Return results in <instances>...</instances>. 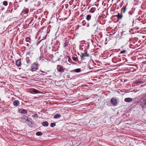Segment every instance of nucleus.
Listing matches in <instances>:
<instances>
[{
	"mask_svg": "<svg viewBox=\"0 0 146 146\" xmlns=\"http://www.w3.org/2000/svg\"><path fill=\"white\" fill-rule=\"evenodd\" d=\"M25 123L30 127L33 126L34 124V121L29 117H28V120L26 121Z\"/></svg>",
	"mask_w": 146,
	"mask_h": 146,
	"instance_id": "f257e3e1",
	"label": "nucleus"
},
{
	"mask_svg": "<svg viewBox=\"0 0 146 146\" xmlns=\"http://www.w3.org/2000/svg\"><path fill=\"white\" fill-rule=\"evenodd\" d=\"M92 22L91 24L93 27L95 26L98 23V20L97 19V17H92Z\"/></svg>",
	"mask_w": 146,
	"mask_h": 146,
	"instance_id": "f03ea898",
	"label": "nucleus"
},
{
	"mask_svg": "<svg viewBox=\"0 0 146 146\" xmlns=\"http://www.w3.org/2000/svg\"><path fill=\"white\" fill-rule=\"evenodd\" d=\"M38 65L36 63H34L32 64L31 68L33 71H36L38 69Z\"/></svg>",
	"mask_w": 146,
	"mask_h": 146,
	"instance_id": "7ed1b4c3",
	"label": "nucleus"
},
{
	"mask_svg": "<svg viewBox=\"0 0 146 146\" xmlns=\"http://www.w3.org/2000/svg\"><path fill=\"white\" fill-rule=\"evenodd\" d=\"M140 105L142 108H146V101L142 98L141 100Z\"/></svg>",
	"mask_w": 146,
	"mask_h": 146,
	"instance_id": "20e7f679",
	"label": "nucleus"
},
{
	"mask_svg": "<svg viewBox=\"0 0 146 146\" xmlns=\"http://www.w3.org/2000/svg\"><path fill=\"white\" fill-rule=\"evenodd\" d=\"M89 56V54L87 53H81L80 57L81 58V60H82L84 59V58L85 57H88Z\"/></svg>",
	"mask_w": 146,
	"mask_h": 146,
	"instance_id": "39448f33",
	"label": "nucleus"
},
{
	"mask_svg": "<svg viewBox=\"0 0 146 146\" xmlns=\"http://www.w3.org/2000/svg\"><path fill=\"white\" fill-rule=\"evenodd\" d=\"M110 102L114 106H116L117 103V100L114 98H112L110 100Z\"/></svg>",
	"mask_w": 146,
	"mask_h": 146,
	"instance_id": "423d86ee",
	"label": "nucleus"
},
{
	"mask_svg": "<svg viewBox=\"0 0 146 146\" xmlns=\"http://www.w3.org/2000/svg\"><path fill=\"white\" fill-rule=\"evenodd\" d=\"M28 117H27V116H22L20 118V119H21L22 120H20L19 119V120L20 121H22L23 122H26V121L28 120Z\"/></svg>",
	"mask_w": 146,
	"mask_h": 146,
	"instance_id": "0eeeda50",
	"label": "nucleus"
},
{
	"mask_svg": "<svg viewBox=\"0 0 146 146\" xmlns=\"http://www.w3.org/2000/svg\"><path fill=\"white\" fill-rule=\"evenodd\" d=\"M115 17L117 18L118 20H121L123 16L121 13H118L117 15H115Z\"/></svg>",
	"mask_w": 146,
	"mask_h": 146,
	"instance_id": "6e6552de",
	"label": "nucleus"
},
{
	"mask_svg": "<svg viewBox=\"0 0 146 146\" xmlns=\"http://www.w3.org/2000/svg\"><path fill=\"white\" fill-rule=\"evenodd\" d=\"M19 113L26 114L27 113V111L25 109H20L19 110Z\"/></svg>",
	"mask_w": 146,
	"mask_h": 146,
	"instance_id": "1a4fd4ad",
	"label": "nucleus"
},
{
	"mask_svg": "<svg viewBox=\"0 0 146 146\" xmlns=\"http://www.w3.org/2000/svg\"><path fill=\"white\" fill-rule=\"evenodd\" d=\"M13 104L16 107L18 106L19 105V102L18 100H15L13 102Z\"/></svg>",
	"mask_w": 146,
	"mask_h": 146,
	"instance_id": "9d476101",
	"label": "nucleus"
},
{
	"mask_svg": "<svg viewBox=\"0 0 146 146\" xmlns=\"http://www.w3.org/2000/svg\"><path fill=\"white\" fill-rule=\"evenodd\" d=\"M133 101V99L131 98H127L125 99V101L127 102H131Z\"/></svg>",
	"mask_w": 146,
	"mask_h": 146,
	"instance_id": "9b49d317",
	"label": "nucleus"
},
{
	"mask_svg": "<svg viewBox=\"0 0 146 146\" xmlns=\"http://www.w3.org/2000/svg\"><path fill=\"white\" fill-rule=\"evenodd\" d=\"M81 70L80 68H77L73 70H70V71L71 72H75L76 73H79L80 72Z\"/></svg>",
	"mask_w": 146,
	"mask_h": 146,
	"instance_id": "f8f14e48",
	"label": "nucleus"
},
{
	"mask_svg": "<svg viewBox=\"0 0 146 146\" xmlns=\"http://www.w3.org/2000/svg\"><path fill=\"white\" fill-rule=\"evenodd\" d=\"M32 92L34 93V94H37V93H40L41 92L38 91L36 89H33L32 90Z\"/></svg>",
	"mask_w": 146,
	"mask_h": 146,
	"instance_id": "ddd939ff",
	"label": "nucleus"
},
{
	"mask_svg": "<svg viewBox=\"0 0 146 146\" xmlns=\"http://www.w3.org/2000/svg\"><path fill=\"white\" fill-rule=\"evenodd\" d=\"M16 64L18 66H21V61L19 60H17L16 62Z\"/></svg>",
	"mask_w": 146,
	"mask_h": 146,
	"instance_id": "4468645a",
	"label": "nucleus"
},
{
	"mask_svg": "<svg viewBox=\"0 0 146 146\" xmlns=\"http://www.w3.org/2000/svg\"><path fill=\"white\" fill-rule=\"evenodd\" d=\"M134 84H136L137 85H139L142 83V81L141 80H137L134 82Z\"/></svg>",
	"mask_w": 146,
	"mask_h": 146,
	"instance_id": "2eb2a0df",
	"label": "nucleus"
},
{
	"mask_svg": "<svg viewBox=\"0 0 146 146\" xmlns=\"http://www.w3.org/2000/svg\"><path fill=\"white\" fill-rule=\"evenodd\" d=\"M42 126H45V127H47L48 126V122L46 121H45L44 122H43L42 123Z\"/></svg>",
	"mask_w": 146,
	"mask_h": 146,
	"instance_id": "dca6fc26",
	"label": "nucleus"
},
{
	"mask_svg": "<svg viewBox=\"0 0 146 146\" xmlns=\"http://www.w3.org/2000/svg\"><path fill=\"white\" fill-rule=\"evenodd\" d=\"M61 116L60 114H56L54 116L53 118L55 119H57L60 117Z\"/></svg>",
	"mask_w": 146,
	"mask_h": 146,
	"instance_id": "f3484780",
	"label": "nucleus"
},
{
	"mask_svg": "<svg viewBox=\"0 0 146 146\" xmlns=\"http://www.w3.org/2000/svg\"><path fill=\"white\" fill-rule=\"evenodd\" d=\"M58 70L61 73H62L64 72V69L62 67H60L58 69Z\"/></svg>",
	"mask_w": 146,
	"mask_h": 146,
	"instance_id": "a211bd4d",
	"label": "nucleus"
},
{
	"mask_svg": "<svg viewBox=\"0 0 146 146\" xmlns=\"http://www.w3.org/2000/svg\"><path fill=\"white\" fill-rule=\"evenodd\" d=\"M96 10V8L95 7H92L90 10V12L93 13L94 12V11Z\"/></svg>",
	"mask_w": 146,
	"mask_h": 146,
	"instance_id": "6ab92c4d",
	"label": "nucleus"
},
{
	"mask_svg": "<svg viewBox=\"0 0 146 146\" xmlns=\"http://www.w3.org/2000/svg\"><path fill=\"white\" fill-rule=\"evenodd\" d=\"M42 133L40 131H38L36 133V135L37 136H40L42 135Z\"/></svg>",
	"mask_w": 146,
	"mask_h": 146,
	"instance_id": "aec40b11",
	"label": "nucleus"
},
{
	"mask_svg": "<svg viewBox=\"0 0 146 146\" xmlns=\"http://www.w3.org/2000/svg\"><path fill=\"white\" fill-rule=\"evenodd\" d=\"M68 58V61L69 63H71L72 62V60L70 58L69 56H68L66 57V59Z\"/></svg>",
	"mask_w": 146,
	"mask_h": 146,
	"instance_id": "412c9836",
	"label": "nucleus"
},
{
	"mask_svg": "<svg viewBox=\"0 0 146 146\" xmlns=\"http://www.w3.org/2000/svg\"><path fill=\"white\" fill-rule=\"evenodd\" d=\"M32 117L33 118H37L38 117V115L36 113H35L34 115H32Z\"/></svg>",
	"mask_w": 146,
	"mask_h": 146,
	"instance_id": "4be33fe9",
	"label": "nucleus"
},
{
	"mask_svg": "<svg viewBox=\"0 0 146 146\" xmlns=\"http://www.w3.org/2000/svg\"><path fill=\"white\" fill-rule=\"evenodd\" d=\"M91 18V16L90 15H88L86 16V19L88 20H89Z\"/></svg>",
	"mask_w": 146,
	"mask_h": 146,
	"instance_id": "5701e85b",
	"label": "nucleus"
},
{
	"mask_svg": "<svg viewBox=\"0 0 146 146\" xmlns=\"http://www.w3.org/2000/svg\"><path fill=\"white\" fill-rule=\"evenodd\" d=\"M72 58L73 60L77 62L78 60V58L76 57H75L74 56H72Z\"/></svg>",
	"mask_w": 146,
	"mask_h": 146,
	"instance_id": "b1692460",
	"label": "nucleus"
},
{
	"mask_svg": "<svg viewBox=\"0 0 146 146\" xmlns=\"http://www.w3.org/2000/svg\"><path fill=\"white\" fill-rule=\"evenodd\" d=\"M122 10L123 9V10L122 11V13H125L126 9L127 8L126 7H123L121 9Z\"/></svg>",
	"mask_w": 146,
	"mask_h": 146,
	"instance_id": "393cba45",
	"label": "nucleus"
},
{
	"mask_svg": "<svg viewBox=\"0 0 146 146\" xmlns=\"http://www.w3.org/2000/svg\"><path fill=\"white\" fill-rule=\"evenodd\" d=\"M56 125V123H52L50 124V126L51 127H53Z\"/></svg>",
	"mask_w": 146,
	"mask_h": 146,
	"instance_id": "a878e982",
	"label": "nucleus"
},
{
	"mask_svg": "<svg viewBox=\"0 0 146 146\" xmlns=\"http://www.w3.org/2000/svg\"><path fill=\"white\" fill-rule=\"evenodd\" d=\"M3 5L5 6H6L8 5V3L7 1H4L3 2Z\"/></svg>",
	"mask_w": 146,
	"mask_h": 146,
	"instance_id": "bb28decb",
	"label": "nucleus"
},
{
	"mask_svg": "<svg viewBox=\"0 0 146 146\" xmlns=\"http://www.w3.org/2000/svg\"><path fill=\"white\" fill-rule=\"evenodd\" d=\"M30 40H31V38L29 37H27L26 38V40L27 42H30Z\"/></svg>",
	"mask_w": 146,
	"mask_h": 146,
	"instance_id": "cd10ccee",
	"label": "nucleus"
},
{
	"mask_svg": "<svg viewBox=\"0 0 146 146\" xmlns=\"http://www.w3.org/2000/svg\"><path fill=\"white\" fill-rule=\"evenodd\" d=\"M29 12V11L27 9H25L23 10V12L25 14H27Z\"/></svg>",
	"mask_w": 146,
	"mask_h": 146,
	"instance_id": "c85d7f7f",
	"label": "nucleus"
},
{
	"mask_svg": "<svg viewBox=\"0 0 146 146\" xmlns=\"http://www.w3.org/2000/svg\"><path fill=\"white\" fill-rule=\"evenodd\" d=\"M126 52H127V51L126 50H123L121 51L120 52V54H125Z\"/></svg>",
	"mask_w": 146,
	"mask_h": 146,
	"instance_id": "c756f323",
	"label": "nucleus"
},
{
	"mask_svg": "<svg viewBox=\"0 0 146 146\" xmlns=\"http://www.w3.org/2000/svg\"><path fill=\"white\" fill-rule=\"evenodd\" d=\"M132 14H133V13L131 12H129V17L130 18H132Z\"/></svg>",
	"mask_w": 146,
	"mask_h": 146,
	"instance_id": "7c9ffc66",
	"label": "nucleus"
},
{
	"mask_svg": "<svg viewBox=\"0 0 146 146\" xmlns=\"http://www.w3.org/2000/svg\"><path fill=\"white\" fill-rule=\"evenodd\" d=\"M82 25L83 26H85L86 25V23L85 21H83L82 22Z\"/></svg>",
	"mask_w": 146,
	"mask_h": 146,
	"instance_id": "2f4dec72",
	"label": "nucleus"
},
{
	"mask_svg": "<svg viewBox=\"0 0 146 146\" xmlns=\"http://www.w3.org/2000/svg\"><path fill=\"white\" fill-rule=\"evenodd\" d=\"M143 98L144 99V100H145V101H146V94L143 97Z\"/></svg>",
	"mask_w": 146,
	"mask_h": 146,
	"instance_id": "473e14b6",
	"label": "nucleus"
},
{
	"mask_svg": "<svg viewBox=\"0 0 146 146\" xmlns=\"http://www.w3.org/2000/svg\"><path fill=\"white\" fill-rule=\"evenodd\" d=\"M70 76L69 74H68L66 76V78H70Z\"/></svg>",
	"mask_w": 146,
	"mask_h": 146,
	"instance_id": "72a5a7b5",
	"label": "nucleus"
},
{
	"mask_svg": "<svg viewBox=\"0 0 146 146\" xmlns=\"http://www.w3.org/2000/svg\"><path fill=\"white\" fill-rule=\"evenodd\" d=\"M45 39V38H43L42 39H41V40H40L38 42V43H39L41 41H42V40H44Z\"/></svg>",
	"mask_w": 146,
	"mask_h": 146,
	"instance_id": "f704fd0d",
	"label": "nucleus"
},
{
	"mask_svg": "<svg viewBox=\"0 0 146 146\" xmlns=\"http://www.w3.org/2000/svg\"><path fill=\"white\" fill-rule=\"evenodd\" d=\"M142 63L143 64H146V61H144L142 62Z\"/></svg>",
	"mask_w": 146,
	"mask_h": 146,
	"instance_id": "c9c22d12",
	"label": "nucleus"
},
{
	"mask_svg": "<svg viewBox=\"0 0 146 146\" xmlns=\"http://www.w3.org/2000/svg\"><path fill=\"white\" fill-rule=\"evenodd\" d=\"M86 25V27H88L89 26V24L88 23Z\"/></svg>",
	"mask_w": 146,
	"mask_h": 146,
	"instance_id": "e433bc0d",
	"label": "nucleus"
},
{
	"mask_svg": "<svg viewBox=\"0 0 146 146\" xmlns=\"http://www.w3.org/2000/svg\"><path fill=\"white\" fill-rule=\"evenodd\" d=\"M33 19H31V21H30V22H32V23H33Z\"/></svg>",
	"mask_w": 146,
	"mask_h": 146,
	"instance_id": "4c0bfd02",
	"label": "nucleus"
},
{
	"mask_svg": "<svg viewBox=\"0 0 146 146\" xmlns=\"http://www.w3.org/2000/svg\"><path fill=\"white\" fill-rule=\"evenodd\" d=\"M30 52H28L27 53V54H30Z\"/></svg>",
	"mask_w": 146,
	"mask_h": 146,
	"instance_id": "58836bf2",
	"label": "nucleus"
},
{
	"mask_svg": "<svg viewBox=\"0 0 146 146\" xmlns=\"http://www.w3.org/2000/svg\"><path fill=\"white\" fill-rule=\"evenodd\" d=\"M134 20H133V22H132V23H133H133H134Z\"/></svg>",
	"mask_w": 146,
	"mask_h": 146,
	"instance_id": "ea45409f",
	"label": "nucleus"
},
{
	"mask_svg": "<svg viewBox=\"0 0 146 146\" xmlns=\"http://www.w3.org/2000/svg\"><path fill=\"white\" fill-rule=\"evenodd\" d=\"M27 0H25V1L26 2H27Z\"/></svg>",
	"mask_w": 146,
	"mask_h": 146,
	"instance_id": "a19ab883",
	"label": "nucleus"
},
{
	"mask_svg": "<svg viewBox=\"0 0 146 146\" xmlns=\"http://www.w3.org/2000/svg\"><path fill=\"white\" fill-rule=\"evenodd\" d=\"M28 45H29V44H27V46H28Z\"/></svg>",
	"mask_w": 146,
	"mask_h": 146,
	"instance_id": "79ce46f5",
	"label": "nucleus"
},
{
	"mask_svg": "<svg viewBox=\"0 0 146 146\" xmlns=\"http://www.w3.org/2000/svg\"><path fill=\"white\" fill-rule=\"evenodd\" d=\"M78 55H79V53H78Z\"/></svg>",
	"mask_w": 146,
	"mask_h": 146,
	"instance_id": "37998d69",
	"label": "nucleus"
}]
</instances>
